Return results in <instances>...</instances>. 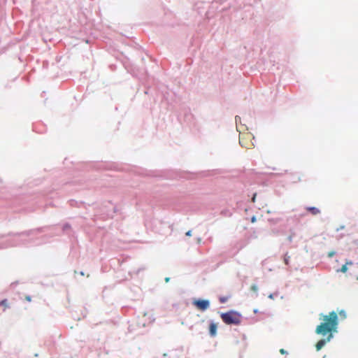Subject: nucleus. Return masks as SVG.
Here are the masks:
<instances>
[{
	"label": "nucleus",
	"instance_id": "obj_13",
	"mask_svg": "<svg viewBox=\"0 0 358 358\" xmlns=\"http://www.w3.org/2000/svg\"><path fill=\"white\" fill-rule=\"evenodd\" d=\"M25 299H26L27 301H29V302H30V301H31V296H25Z\"/></svg>",
	"mask_w": 358,
	"mask_h": 358
},
{
	"label": "nucleus",
	"instance_id": "obj_7",
	"mask_svg": "<svg viewBox=\"0 0 358 358\" xmlns=\"http://www.w3.org/2000/svg\"><path fill=\"white\" fill-rule=\"evenodd\" d=\"M289 259H290V256L288 255L287 253H286L284 256V259H283V261H284V263L286 264V265H289Z\"/></svg>",
	"mask_w": 358,
	"mask_h": 358
},
{
	"label": "nucleus",
	"instance_id": "obj_1",
	"mask_svg": "<svg viewBox=\"0 0 358 358\" xmlns=\"http://www.w3.org/2000/svg\"><path fill=\"white\" fill-rule=\"evenodd\" d=\"M323 322L318 325L315 329L317 334L326 336L328 334L327 340H320L315 345L317 351L320 350L333 337L332 332L336 331L338 323V318L337 313L335 311H331L328 315L323 316Z\"/></svg>",
	"mask_w": 358,
	"mask_h": 358
},
{
	"label": "nucleus",
	"instance_id": "obj_12",
	"mask_svg": "<svg viewBox=\"0 0 358 358\" xmlns=\"http://www.w3.org/2000/svg\"><path fill=\"white\" fill-rule=\"evenodd\" d=\"M280 352L282 354V355H285L287 354V351L285 350L284 349H280Z\"/></svg>",
	"mask_w": 358,
	"mask_h": 358
},
{
	"label": "nucleus",
	"instance_id": "obj_16",
	"mask_svg": "<svg viewBox=\"0 0 358 358\" xmlns=\"http://www.w3.org/2000/svg\"><path fill=\"white\" fill-rule=\"evenodd\" d=\"M251 222H256V217H252V219H251Z\"/></svg>",
	"mask_w": 358,
	"mask_h": 358
},
{
	"label": "nucleus",
	"instance_id": "obj_20",
	"mask_svg": "<svg viewBox=\"0 0 358 358\" xmlns=\"http://www.w3.org/2000/svg\"><path fill=\"white\" fill-rule=\"evenodd\" d=\"M357 280H358V276H357Z\"/></svg>",
	"mask_w": 358,
	"mask_h": 358
},
{
	"label": "nucleus",
	"instance_id": "obj_15",
	"mask_svg": "<svg viewBox=\"0 0 358 358\" xmlns=\"http://www.w3.org/2000/svg\"><path fill=\"white\" fill-rule=\"evenodd\" d=\"M340 315H342V316H343V317H345V312H344L343 310H341V311L340 312Z\"/></svg>",
	"mask_w": 358,
	"mask_h": 358
},
{
	"label": "nucleus",
	"instance_id": "obj_11",
	"mask_svg": "<svg viewBox=\"0 0 358 358\" xmlns=\"http://www.w3.org/2000/svg\"><path fill=\"white\" fill-rule=\"evenodd\" d=\"M334 255H335V252L332 251V252H330L328 254V257H332Z\"/></svg>",
	"mask_w": 358,
	"mask_h": 358
},
{
	"label": "nucleus",
	"instance_id": "obj_17",
	"mask_svg": "<svg viewBox=\"0 0 358 358\" xmlns=\"http://www.w3.org/2000/svg\"><path fill=\"white\" fill-rule=\"evenodd\" d=\"M239 142L241 144V145L243 146V139L242 138L239 139Z\"/></svg>",
	"mask_w": 358,
	"mask_h": 358
},
{
	"label": "nucleus",
	"instance_id": "obj_2",
	"mask_svg": "<svg viewBox=\"0 0 358 358\" xmlns=\"http://www.w3.org/2000/svg\"><path fill=\"white\" fill-rule=\"evenodd\" d=\"M220 317L222 321L227 324L238 325L241 322V314L233 310L222 313Z\"/></svg>",
	"mask_w": 358,
	"mask_h": 358
},
{
	"label": "nucleus",
	"instance_id": "obj_8",
	"mask_svg": "<svg viewBox=\"0 0 358 358\" xmlns=\"http://www.w3.org/2000/svg\"><path fill=\"white\" fill-rule=\"evenodd\" d=\"M229 298V296H220L219 298V301L221 303H224L228 301Z\"/></svg>",
	"mask_w": 358,
	"mask_h": 358
},
{
	"label": "nucleus",
	"instance_id": "obj_10",
	"mask_svg": "<svg viewBox=\"0 0 358 358\" xmlns=\"http://www.w3.org/2000/svg\"><path fill=\"white\" fill-rule=\"evenodd\" d=\"M250 289L254 292H257L258 290V287L256 285H252L250 287Z\"/></svg>",
	"mask_w": 358,
	"mask_h": 358
},
{
	"label": "nucleus",
	"instance_id": "obj_6",
	"mask_svg": "<svg viewBox=\"0 0 358 358\" xmlns=\"http://www.w3.org/2000/svg\"><path fill=\"white\" fill-rule=\"evenodd\" d=\"M0 306L3 307V311H6L9 308V303L8 299H5L0 302Z\"/></svg>",
	"mask_w": 358,
	"mask_h": 358
},
{
	"label": "nucleus",
	"instance_id": "obj_3",
	"mask_svg": "<svg viewBox=\"0 0 358 358\" xmlns=\"http://www.w3.org/2000/svg\"><path fill=\"white\" fill-rule=\"evenodd\" d=\"M193 304L197 309L201 311L207 310L210 306V302L208 300L199 299L193 301Z\"/></svg>",
	"mask_w": 358,
	"mask_h": 358
},
{
	"label": "nucleus",
	"instance_id": "obj_9",
	"mask_svg": "<svg viewBox=\"0 0 358 358\" xmlns=\"http://www.w3.org/2000/svg\"><path fill=\"white\" fill-rule=\"evenodd\" d=\"M342 273H345L348 271L347 264L342 266L341 270Z\"/></svg>",
	"mask_w": 358,
	"mask_h": 358
},
{
	"label": "nucleus",
	"instance_id": "obj_5",
	"mask_svg": "<svg viewBox=\"0 0 358 358\" xmlns=\"http://www.w3.org/2000/svg\"><path fill=\"white\" fill-rule=\"evenodd\" d=\"M306 210L311 213L313 215H316L320 213V210L316 207H307Z\"/></svg>",
	"mask_w": 358,
	"mask_h": 358
},
{
	"label": "nucleus",
	"instance_id": "obj_4",
	"mask_svg": "<svg viewBox=\"0 0 358 358\" xmlns=\"http://www.w3.org/2000/svg\"><path fill=\"white\" fill-rule=\"evenodd\" d=\"M217 326L215 323L211 322L209 326V333L212 337H214L217 334Z\"/></svg>",
	"mask_w": 358,
	"mask_h": 358
},
{
	"label": "nucleus",
	"instance_id": "obj_14",
	"mask_svg": "<svg viewBox=\"0 0 358 358\" xmlns=\"http://www.w3.org/2000/svg\"><path fill=\"white\" fill-rule=\"evenodd\" d=\"M186 236H192V231L189 230L187 232H186Z\"/></svg>",
	"mask_w": 358,
	"mask_h": 358
},
{
	"label": "nucleus",
	"instance_id": "obj_18",
	"mask_svg": "<svg viewBox=\"0 0 358 358\" xmlns=\"http://www.w3.org/2000/svg\"><path fill=\"white\" fill-rule=\"evenodd\" d=\"M255 194L254 195L253 198H252V201H255Z\"/></svg>",
	"mask_w": 358,
	"mask_h": 358
},
{
	"label": "nucleus",
	"instance_id": "obj_19",
	"mask_svg": "<svg viewBox=\"0 0 358 358\" xmlns=\"http://www.w3.org/2000/svg\"><path fill=\"white\" fill-rule=\"evenodd\" d=\"M169 280V278H166V281L168 282Z\"/></svg>",
	"mask_w": 358,
	"mask_h": 358
}]
</instances>
